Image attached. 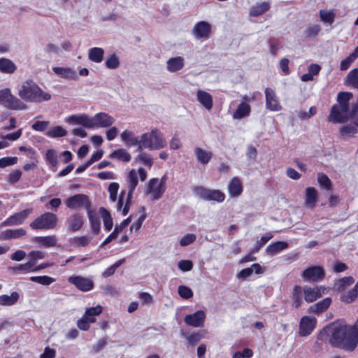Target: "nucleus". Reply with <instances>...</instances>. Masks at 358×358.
I'll list each match as a JSON object with an SVG mask.
<instances>
[{"label":"nucleus","mask_w":358,"mask_h":358,"mask_svg":"<svg viewBox=\"0 0 358 358\" xmlns=\"http://www.w3.org/2000/svg\"><path fill=\"white\" fill-rule=\"evenodd\" d=\"M329 345L345 352H353L358 345V332L348 324H338L331 328Z\"/></svg>","instance_id":"nucleus-1"},{"label":"nucleus","mask_w":358,"mask_h":358,"mask_svg":"<svg viewBox=\"0 0 358 358\" xmlns=\"http://www.w3.org/2000/svg\"><path fill=\"white\" fill-rule=\"evenodd\" d=\"M353 94L350 92H340L337 95L338 104L331 107L329 121L333 123H345L348 120L350 101Z\"/></svg>","instance_id":"nucleus-2"},{"label":"nucleus","mask_w":358,"mask_h":358,"mask_svg":"<svg viewBox=\"0 0 358 358\" xmlns=\"http://www.w3.org/2000/svg\"><path fill=\"white\" fill-rule=\"evenodd\" d=\"M20 97L27 102L40 103L51 99L50 93L44 92L32 80L25 81L19 90Z\"/></svg>","instance_id":"nucleus-3"},{"label":"nucleus","mask_w":358,"mask_h":358,"mask_svg":"<svg viewBox=\"0 0 358 358\" xmlns=\"http://www.w3.org/2000/svg\"><path fill=\"white\" fill-rule=\"evenodd\" d=\"M166 146V141L163 134L157 129H153L150 132L145 133L141 136L140 145L138 150L143 148L159 150Z\"/></svg>","instance_id":"nucleus-4"},{"label":"nucleus","mask_w":358,"mask_h":358,"mask_svg":"<svg viewBox=\"0 0 358 358\" xmlns=\"http://www.w3.org/2000/svg\"><path fill=\"white\" fill-rule=\"evenodd\" d=\"M0 105L15 110H22L27 108V105L14 96L9 88L0 90Z\"/></svg>","instance_id":"nucleus-5"},{"label":"nucleus","mask_w":358,"mask_h":358,"mask_svg":"<svg viewBox=\"0 0 358 358\" xmlns=\"http://www.w3.org/2000/svg\"><path fill=\"white\" fill-rule=\"evenodd\" d=\"M58 218L56 214L46 212L37 217L30 223V227L34 230L53 229L57 224Z\"/></svg>","instance_id":"nucleus-6"},{"label":"nucleus","mask_w":358,"mask_h":358,"mask_svg":"<svg viewBox=\"0 0 358 358\" xmlns=\"http://www.w3.org/2000/svg\"><path fill=\"white\" fill-rule=\"evenodd\" d=\"M194 194L202 200L222 203L225 200V194L220 189H209L203 186L193 188Z\"/></svg>","instance_id":"nucleus-7"},{"label":"nucleus","mask_w":358,"mask_h":358,"mask_svg":"<svg viewBox=\"0 0 358 358\" xmlns=\"http://www.w3.org/2000/svg\"><path fill=\"white\" fill-rule=\"evenodd\" d=\"M64 203L66 208L71 210L84 208L87 212L91 210L92 203L89 196L85 194H76L68 197Z\"/></svg>","instance_id":"nucleus-8"},{"label":"nucleus","mask_w":358,"mask_h":358,"mask_svg":"<svg viewBox=\"0 0 358 358\" xmlns=\"http://www.w3.org/2000/svg\"><path fill=\"white\" fill-rule=\"evenodd\" d=\"M166 174L164 175L160 180L152 178L150 180L146 190L147 194H151L154 200L161 199L166 191Z\"/></svg>","instance_id":"nucleus-9"},{"label":"nucleus","mask_w":358,"mask_h":358,"mask_svg":"<svg viewBox=\"0 0 358 358\" xmlns=\"http://www.w3.org/2000/svg\"><path fill=\"white\" fill-rule=\"evenodd\" d=\"M68 282L74 285L78 290L86 292L94 289V281L82 275H73L68 278Z\"/></svg>","instance_id":"nucleus-10"},{"label":"nucleus","mask_w":358,"mask_h":358,"mask_svg":"<svg viewBox=\"0 0 358 358\" xmlns=\"http://www.w3.org/2000/svg\"><path fill=\"white\" fill-rule=\"evenodd\" d=\"M301 276L305 280L309 282H318L325 277V271L321 266H313L306 268Z\"/></svg>","instance_id":"nucleus-11"},{"label":"nucleus","mask_w":358,"mask_h":358,"mask_svg":"<svg viewBox=\"0 0 358 358\" xmlns=\"http://www.w3.org/2000/svg\"><path fill=\"white\" fill-rule=\"evenodd\" d=\"M317 320L312 316H303L299 322V334L301 336L310 335L315 329Z\"/></svg>","instance_id":"nucleus-12"},{"label":"nucleus","mask_w":358,"mask_h":358,"mask_svg":"<svg viewBox=\"0 0 358 358\" xmlns=\"http://www.w3.org/2000/svg\"><path fill=\"white\" fill-rule=\"evenodd\" d=\"M32 212L31 208L24 209L20 212L16 213L13 215L9 216L3 222L2 225L13 226L21 224L27 219L28 215Z\"/></svg>","instance_id":"nucleus-13"},{"label":"nucleus","mask_w":358,"mask_h":358,"mask_svg":"<svg viewBox=\"0 0 358 358\" xmlns=\"http://www.w3.org/2000/svg\"><path fill=\"white\" fill-rule=\"evenodd\" d=\"M266 106L271 111H279L282 109L278 99L271 88L267 87L265 90Z\"/></svg>","instance_id":"nucleus-14"},{"label":"nucleus","mask_w":358,"mask_h":358,"mask_svg":"<svg viewBox=\"0 0 358 358\" xmlns=\"http://www.w3.org/2000/svg\"><path fill=\"white\" fill-rule=\"evenodd\" d=\"M210 32L211 26L206 21H200L197 22L192 29V33L197 39L208 38Z\"/></svg>","instance_id":"nucleus-15"},{"label":"nucleus","mask_w":358,"mask_h":358,"mask_svg":"<svg viewBox=\"0 0 358 358\" xmlns=\"http://www.w3.org/2000/svg\"><path fill=\"white\" fill-rule=\"evenodd\" d=\"M205 313L203 310H198L193 314L187 315L185 318V322L192 327H202L205 320Z\"/></svg>","instance_id":"nucleus-16"},{"label":"nucleus","mask_w":358,"mask_h":358,"mask_svg":"<svg viewBox=\"0 0 358 358\" xmlns=\"http://www.w3.org/2000/svg\"><path fill=\"white\" fill-rule=\"evenodd\" d=\"M115 122V119L106 113H99L93 118L94 127H108Z\"/></svg>","instance_id":"nucleus-17"},{"label":"nucleus","mask_w":358,"mask_h":358,"mask_svg":"<svg viewBox=\"0 0 358 358\" xmlns=\"http://www.w3.org/2000/svg\"><path fill=\"white\" fill-rule=\"evenodd\" d=\"M69 122L80 124L87 128H94L93 118L84 113L71 115L69 117Z\"/></svg>","instance_id":"nucleus-18"},{"label":"nucleus","mask_w":358,"mask_h":358,"mask_svg":"<svg viewBox=\"0 0 358 358\" xmlns=\"http://www.w3.org/2000/svg\"><path fill=\"white\" fill-rule=\"evenodd\" d=\"M243 191V187L239 178H232L228 184V192L231 196L237 197Z\"/></svg>","instance_id":"nucleus-19"},{"label":"nucleus","mask_w":358,"mask_h":358,"mask_svg":"<svg viewBox=\"0 0 358 358\" xmlns=\"http://www.w3.org/2000/svg\"><path fill=\"white\" fill-rule=\"evenodd\" d=\"M69 230L76 232L80 230L84 223L83 216L79 213H74L67 220Z\"/></svg>","instance_id":"nucleus-20"},{"label":"nucleus","mask_w":358,"mask_h":358,"mask_svg":"<svg viewBox=\"0 0 358 358\" xmlns=\"http://www.w3.org/2000/svg\"><path fill=\"white\" fill-rule=\"evenodd\" d=\"M52 70L55 74L63 78L71 80H76L78 78L76 71L69 67H53Z\"/></svg>","instance_id":"nucleus-21"},{"label":"nucleus","mask_w":358,"mask_h":358,"mask_svg":"<svg viewBox=\"0 0 358 358\" xmlns=\"http://www.w3.org/2000/svg\"><path fill=\"white\" fill-rule=\"evenodd\" d=\"M196 97L198 101L207 110L212 109L213 106V101L212 95L203 90H199L196 92Z\"/></svg>","instance_id":"nucleus-22"},{"label":"nucleus","mask_w":358,"mask_h":358,"mask_svg":"<svg viewBox=\"0 0 358 358\" xmlns=\"http://www.w3.org/2000/svg\"><path fill=\"white\" fill-rule=\"evenodd\" d=\"M127 182L128 186L129 199L132 198L134 192L138 184L137 173L135 169H131L127 174Z\"/></svg>","instance_id":"nucleus-23"},{"label":"nucleus","mask_w":358,"mask_h":358,"mask_svg":"<svg viewBox=\"0 0 358 358\" xmlns=\"http://www.w3.org/2000/svg\"><path fill=\"white\" fill-rule=\"evenodd\" d=\"M289 244L286 241H275L270 243L266 248V253L268 255L273 256L281 251L288 248Z\"/></svg>","instance_id":"nucleus-24"},{"label":"nucleus","mask_w":358,"mask_h":358,"mask_svg":"<svg viewBox=\"0 0 358 358\" xmlns=\"http://www.w3.org/2000/svg\"><path fill=\"white\" fill-rule=\"evenodd\" d=\"M304 299L306 302L311 303L322 297L321 287H309L303 289Z\"/></svg>","instance_id":"nucleus-25"},{"label":"nucleus","mask_w":358,"mask_h":358,"mask_svg":"<svg viewBox=\"0 0 358 358\" xmlns=\"http://www.w3.org/2000/svg\"><path fill=\"white\" fill-rule=\"evenodd\" d=\"M131 215L129 216L127 219L124 220L120 225L116 226L113 230V231L109 234V236L104 240L102 243V245H105L109 243L110 241L114 240L117 237L118 234L122 231L124 228H126L129 224L131 222Z\"/></svg>","instance_id":"nucleus-26"},{"label":"nucleus","mask_w":358,"mask_h":358,"mask_svg":"<svg viewBox=\"0 0 358 358\" xmlns=\"http://www.w3.org/2000/svg\"><path fill=\"white\" fill-rule=\"evenodd\" d=\"M331 301V298L327 297L310 306L309 312L319 315L324 312L330 306Z\"/></svg>","instance_id":"nucleus-27"},{"label":"nucleus","mask_w":358,"mask_h":358,"mask_svg":"<svg viewBox=\"0 0 358 358\" xmlns=\"http://www.w3.org/2000/svg\"><path fill=\"white\" fill-rule=\"evenodd\" d=\"M184 58L178 56L171 57L167 61V70L169 72H176L181 70L184 67Z\"/></svg>","instance_id":"nucleus-28"},{"label":"nucleus","mask_w":358,"mask_h":358,"mask_svg":"<svg viewBox=\"0 0 358 358\" xmlns=\"http://www.w3.org/2000/svg\"><path fill=\"white\" fill-rule=\"evenodd\" d=\"M194 154L197 161L203 165L207 164L213 157V153L211 152L203 150L199 147L194 148Z\"/></svg>","instance_id":"nucleus-29"},{"label":"nucleus","mask_w":358,"mask_h":358,"mask_svg":"<svg viewBox=\"0 0 358 358\" xmlns=\"http://www.w3.org/2000/svg\"><path fill=\"white\" fill-rule=\"evenodd\" d=\"M317 201V192L315 187H308L306 189V205L313 208Z\"/></svg>","instance_id":"nucleus-30"},{"label":"nucleus","mask_w":358,"mask_h":358,"mask_svg":"<svg viewBox=\"0 0 358 358\" xmlns=\"http://www.w3.org/2000/svg\"><path fill=\"white\" fill-rule=\"evenodd\" d=\"M26 233V230L22 228L16 229H6L1 233V238L3 240L18 238L24 236Z\"/></svg>","instance_id":"nucleus-31"},{"label":"nucleus","mask_w":358,"mask_h":358,"mask_svg":"<svg viewBox=\"0 0 358 358\" xmlns=\"http://www.w3.org/2000/svg\"><path fill=\"white\" fill-rule=\"evenodd\" d=\"M358 297V280L355 287L348 291L347 292L343 293L340 296L341 301L345 303H352Z\"/></svg>","instance_id":"nucleus-32"},{"label":"nucleus","mask_w":358,"mask_h":358,"mask_svg":"<svg viewBox=\"0 0 358 358\" xmlns=\"http://www.w3.org/2000/svg\"><path fill=\"white\" fill-rule=\"evenodd\" d=\"M17 69L16 65L13 62L8 58H0V72L3 73L11 74Z\"/></svg>","instance_id":"nucleus-33"},{"label":"nucleus","mask_w":358,"mask_h":358,"mask_svg":"<svg viewBox=\"0 0 358 358\" xmlns=\"http://www.w3.org/2000/svg\"><path fill=\"white\" fill-rule=\"evenodd\" d=\"M270 3L266 1L257 3L251 8L250 15L253 17L259 16L268 11L270 9Z\"/></svg>","instance_id":"nucleus-34"},{"label":"nucleus","mask_w":358,"mask_h":358,"mask_svg":"<svg viewBox=\"0 0 358 358\" xmlns=\"http://www.w3.org/2000/svg\"><path fill=\"white\" fill-rule=\"evenodd\" d=\"M251 108L250 106L245 102H241L234 112L233 117L235 119H242L246 116H248L250 113Z\"/></svg>","instance_id":"nucleus-35"},{"label":"nucleus","mask_w":358,"mask_h":358,"mask_svg":"<svg viewBox=\"0 0 358 358\" xmlns=\"http://www.w3.org/2000/svg\"><path fill=\"white\" fill-rule=\"evenodd\" d=\"M20 295L17 292H13L10 295L3 294L0 296V306H10L15 304L19 300Z\"/></svg>","instance_id":"nucleus-36"},{"label":"nucleus","mask_w":358,"mask_h":358,"mask_svg":"<svg viewBox=\"0 0 358 358\" xmlns=\"http://www.w3.org/2000/svg\"><path fill=\"white\" fill-rule=\"evenodd\" d=\"M122 140L127 146L140 145V140L135 136L134 134L129 130H125L121 134Z\"/></svg>","instance_id":"nucleus-37"},{"label":"nucleus","mask_w":358,"mask_h":358,"mask_svg":"<svg viewBox=\"0 0 358 358\" xmlns=\"http://www.w3.org/2000/svg\"><path fill=\"white\" fill-rule=\"evenodd\" d=\"M293 306L299 308L303 303V289L300 285H295L292 293Z\"/></svg>","instance_id":"nucleus-38"},{"label":"nucleus","mask_w":358,"mask_h":358,"mask_svg":"<svg viewBox=\"0 0 358 358\" xmlns=\"http://www.w3.org/2000/svg\"><path fill=\"white\" fill-rule=\"evenodd\" d=\"M36 241L45 248L54 247L57 245V238L55 235L36 237Z\"/></svg>","instance_id":"nucleus-39"},{"label":"nucleus","mask_w":358,"mask_h":358,"mask_svg":"<svg viewBox=\"0 0 358 358\" xmlns=\"http://www.w3.org/2000/svg\"><path fill=\"white\" fill-rule=\"evenodd\" d=\"M358 125L352 124H348L342 126L339 129V133L343 137H352L358 132Z\"/></svg>","instance_id":"nucleus-40"},{"label":"nucleus","mask_w":358,"mask_h":358,"mask_svg":"<svg viewBox=\"0 0 358 358\" xmlns=\"http://www.w3.org/2000/svg\"><path fill=\"white\" fill-rule=\"evenodd\" d=\"M89 220L90 222L91 229L95 234H98L100 231L101 222L99 216L93 213L90 210L87 212Z\"/></svg>","instance_id":"nucleus-41"},{"label":"nucleus","mask_w":358,"mask_h":358,"mask_svg":"<svg viewBox=\"0 0 358 358\" xmlns=\"http://www.w3.org/2000/svg\"><path fill=\"white\" fill-rule=\"evenodd\" d=\"M104 50L101 48H92L89 50V59L92 62L99 63L103 60Z\"/></svg>","instance_id":"nucleus-42"},{"label":"nucleus","mask_w":358,"mask_h":358,"mask_svg":"<svg viewBox=\"0 0 358 358\" xmlns=\"http://www.w3.org/2000/svg\"><path fill=\"white\" fill-rule=\"evenodd\" d=\"M109 157L110 158H115L124 162H129L131 158L130 154L123 148L115 150L109 155Z\"/></svg>","instance_id":"nucleus-43"},{"label":"nucleus","mask_w":358,"mask_h":358,"mask_svg":"<svg viewBox=\"0 0 358 358\" xmlns=\"http://www.w3.org/2000/svg\"><path fill=\"white\" fill-rule=\"evenodd\" d=\"M355 279L352 276H345L337 280L334 282V287L339 291L343 290L345 287L352 285Z\"/></svg>","instance_id":"nucleus-44"},{"label":"nucleus","mask_w":358,"mask_h":358,"mask_svg":"<svg viewBox=\"0 0 358 358\" xmlns=\"http://www.w3.org/2000/svg\"><path fill=\"white\" fill-rule=\"evenodd\" d=\"M273 237L271 232H267L265 235L262 236L259 240H258L255 244L254 247L251 250V253H257L259 250L267 243Z\"/></svg>","instance_id":"nucleus-45"},{"label":"nucleus","mask_w":358,"mask_h":358,"mask_svg":"<svg viewBox=\"0 0 358 358\" xmlns=\"http://www.w3.org/2000/svg\"><path fill=\"white\" fill-rule=\"evenodd\" d=\"M99 211L103 218L105 229L108 231H110L113 227V222L110 213L103 207L100 208Z\"/></svg>","instance_id":"nucleus-46"},{"label":"nucleus","mask_w":358,"mask_h":358,"mask_svg":"<svg viewBox=\"0 0 358 358\" xmlns=\"http://www.w3.org/2000/svg\"><path fill=\"white\" fill-rule=\"evenodd\" d=\"M67 131L61 126L52 127L46 132V135L50 138H59L66 136Z\"/></svg>","instance_id":"nucleus-47"},{"label":"nucleus","mask_w":358,"mask_h":358,"mask_svg":"<svg viewBox=\"0 0 358 358\" xmlns=\"http://www.w3.org/2000/svg\"><path fill=\"white\" fill-rule=\"evenodd\" d=\"M317 182L320 187H323L327 191L331 190L332 188V184L330 179L326 174L323 173H319L317 174Z\"/></svg>","instance_id":"nucleus-48"},{"label":"nucleus","mask_w":358,"mask_h":358,"mask_svg":"<svg viewBox=\"0 0 358 358\" xmlns=\"http://www.w3.org/2000/svg\"><path fill=\"white\" fill-rule=\"evenodd\" d=\"M96 322V319L94 317H89L87 318L83 315V317L79 319L77 322L78 327L83 331H87L90 327V323H94Z\"/></svg>","instance_id":"nucleus-49"},{"label":"nucleus","mask_w":358,"mask_h":358,"mask_svg":"<svg viewBox=\"0 0 358 358\" xmlns=\"http://www.w3.org/2000/svg\"><path fill=\"white\" fill-rule=\"evenodd\" d=\"M125 258H122L115 262L113 265L106 268L102 273V275L104 278H108L113 275L116 271V269L120 266L122 264L125 262Z\"/></svg>","instance_id":"nucleus-50"},{"label":"nucleus","mask_w":358,"mask_h":358,"mask_svg":"<svg viewBox=\"0 0 358 358\" xmlns=\"http://www.w3.org/2000/svg\"><path fill=\"white\" fill-rule=\"evenodd\" d=\"M29 280L32 282H37L43 285H50L55 281V278L48 275L31 276Z\"/></svg>","instance_id":"nucleus-51"},{"label":"nucleus","mask_w":358,"mask_h":358,"mask_svg":"<svg viewBox=\"0 0 358 358\" xmlns=\"http://www.w3.org/2000/svg\"><path fill=\"white\" fill-rule=\"evenodd\" d=\"M45 253L40 250H32L28 254L29 262L35 266L38 259L45 257Z\"/></svg>","instance_id":"nucleus-52"},{"label":"nucleus","mask_w":358,"mask_h":358,"mask_svg":"<svg viewBox=\"0 0 358 358\" xmlns=\"http://www.w3.org/2000/svg\"><path fill=\"white\" fill-rule=\"evenodd\" d=\"M321 20L325 23L332 24L335 20V13L332 10H320Z\"/></svg>","instance_id":"nucleus-53"},{"label":"nucleus","mask_w":358,"mask_h":358,"mask_svg":"<svg viewBox=\"0 0 358 358\" xmlns=\"http://www.w3.org/2000/svg\"><path fill=\"white\" fill-rule=\"evenodd\" d=\"M135 161L141 162L143 165L148 168L152 167L153 165V159L146 152H141L136 158Z\"/></svg>","instance_id":"nucleus-54"},{"label":"nucleus","mask_w":358,"mask_h":358,"mask_svg":"<svg viewBox=\"0 0 358 358\" xmlns=\"http://www.w3.org/2000/svg\"><path fill=\"white\" fill-rule=\"evenodd\" d=\"M348 117V120H350L352 122L358 125V97L356 101L352 105Z\"/></svg>","instance_id":"nucleus-55"},{"label":"nucleus","mask_w":358,"mask_h":358,"mask_svg":"<svg viewBox=\"0 0 358 358\" xmlns=\"http://www.w3.org/2000/svg\"><path fill=\"white\" fill-rule=\"evenodd\" d=\"M47 162L53 167H57L58 164V158L55 150H48L45 154Z\"/></svg>","instance_id":"nucleus-56"},{"label":"nucleus","mask_w":358,"mask_h":358,"mask_svg":"<svg viewBox=\"0 0 358 358\" xmlns=\"http://www.w3.org/2000/svg\"><path fill=\"white\" fill-rule=\"evenodd\" d=\"M349 85L355 89H358V69L351 70L348 75Z\"/></svg>","instance_id":"nucleus-57"},{"label":"nucleus","mask_w":358,"mask_h":358,"mask_svg":"<svg viewBox=\"0 0 358 358\" xmlns=\"http://www.w3.org/2000/svg\"><path fill=\"white\" fill-rule=\"evenodd\" d=\"M106 66L110 69H117L120 65V61L115 54L111 55L105 62Z\"/></svg>","instance_id":"nucleus-58"},{"label":"nucleus","mask_w":358,"mask_h":358,"mask_svg":"<svg viewBox=\"0 0 358 358\" xmlns=\"http://www.w3.org/2000/svg\"><path fill=\"white\" fill-rule=\"evenodd\" d=\"M145 208L144 206H141V211L143 212V214L138 218V220L134 222L131 227H130V229L132 231L133 229L136 230V231H138L142 224H143V222H144V220H145L147 215L145 213Z\"/></svg>","instance_id":"nucleus-59"},{"label":"nucleus","mask_w":358,"mask_h":358,"mask_svg":"<svg viewBox=\"0 0 358 358\" xmlns=\"http://www.w3.org/2000/svg\"><path fill=\"white\" fill-rule=\"evenodd\" d=\"M103 307L100 305H98L95 307H91L89 308H87L84 316L87 318L89 317H94L95 316H97L100 315L102 313Z\"/></svg>","instance_id":"nucleus-60"},{"label":"nucleus","mask_w":358,"mask_h":358,"mask_svg":"<svg viewBox=\"0 0 358 358\" xmlns=\"http://www.w3.org/2000/svg\"><path fill=\"white\" fill-rule=\"evenodd\" d=\"M119 187L120 185L116 182H111L108 186V190L109 192V197L110 199L113 202H115L117 200Z\"/></svg>","instance_id":"nucleus-61"},{"label":"nucleus","mask_w":358,"mask_h":358,"mask_svg":"<svg viewBox=\"0 0 358 358\" xmlns=\"http://www.w3.org/2000/svg\"><path fill=\"white\" fill-rule=\"evenodd\" d=\"M178 294L182 299H189L193 296V292L187 286L180 285L178 287Z\"/></svg>","instance_id":"nucleus-62"},{"label":"nucleus","mask_w":358,"mask_h":358,"mask_svg":"<svg viewBox=\"0 0 358 358\" xmlns=\"http://www.w3.org/2000/svg\"><path fill=\"white\" fill-rule=\"evenodd\" d=\"M21 176H22V171L20 170H18V169L13 170L7 176V181L10 184L13 185L20 180Z\"/></svg>","instance_id":"nucleus-63"},{"label":"nucleus","mask_w":358,"mask_h":358,"mask_svg":"<svg viewBox=\"0 0 358 358\" xmlns=\"http://www.w3.org/2000/svg\"><path fill=\"white\" fill-rule=\"evenodd\" d=\"M17 158L16 157H5L0 159V168H5L17 163Z\"/></svg>","instance_id":"nucleus-64"}]
</instances>
